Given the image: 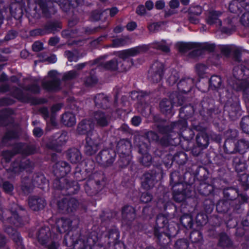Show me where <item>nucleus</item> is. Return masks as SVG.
<instances>
[{
	"label": "nucleus",
	"instance_id": "dca6fc26",
	"mask_svg": "<svg viewBox=\"0 0 249 249\" xmlns=\"http://www.w3.org/2000/svg\"><path fill=\"white\" fill-rule=\"evenodd\" d=\"M122 216L123 223L130 226L136 217L135 208L129 205L124 206L122 210Z\"/></svg>",
	"mask_w": 249,
	"mask_h": 249
},
{
	"label": "nucleus",
	"instance_id": "3c124183",
	"mask_svg": "<svg viewBox=\"0 0 249 249\" xmlns=\"http://www.w3.org/2000/svg\"><path fill=\"white\" fill-rule=\"evenodd\" d=\"M18 85L23 89L29 91L33 94H37L40 92V88L36 84H33L27 86H23L22 84L18 83Z\"/></svg>",
	"mask_w": 249,
	"mask_h": 249
},
{
	"label": "nucleus",
	"instance_id": "20e7f679",
	"mask_svg": "<svg viewBox=\"0 0 249 249\" xmlns=\"http://www.w3.org/2000/svg\"><path fill=\"white\" fill-rule=\"evenodd\" d=\"M21 188L25 194L29 193L34 186H37L42 189L48 187V182L43 174H36L31 180L28 178H25L22 180Z\"/></svg>",
	"mask_w": 249,
	"mask_h": 249
},
{
	"label": "nucleus",
	"instance_id": "72a5a7b5",
	"mask_svg": "<svg viewBox=\"0 0 249 249\" xmlns=\"http://www.w3.org/2000/svg\"><path fill=\"white\" fill-rule=\"evenodd\" d=\"M29 163V161L26 159H23L22 161L18 160H17L13 163L9 170L15 174H18L24 169L26 168Z\"/></svg>",
	"mask_w": 249,
	"mask_h": 249
},
{
	"label": "nucleus",
	"instance_id": "6ab92c4d",
	"mask_svg": "<svg viewBox=\"0 0 249 249\" xmlns=\"http://www.w3.org/2000/svg\"><path fill=\"white\" fill-rule=\"evenodd\" d=\"M187 128V122L185 120L183 119L172 123L170 127L168 126L164 128L162 133H168L173 131V132H176L178 135H179Z\"/></svg>",
	"mask_w": 249,
	"mask_h": 249
},
{
	"label": "nucleus",
	"instance_id": "9d476101",
	"mask_svg": "<svg viewBox=\"0 0 249 249\" xmlns=\"http://www.w3.org/2000/svg\"><path fill=\"white\" fill-rule=\"evenodd\" d=\"M111 112L101 110L95 111L93 114V123L99 127H105L110 123Z\"/></svg>",
	"mask_w": 249,
	"mask_h": 249
},
{
	"label": "nucleus",
	"instance_id": "393cba45",
	"mask_svg": "<svg viewBox=\"0 0 249 249\" xmlns=\"http://www.w3.org/2000/svg\"><path fill=\"white\" fill-rule=\"evenodd\" d=\"M94 101L95 106L97 108L106 109L110 107V102L109 98L103 93H99L95 95Z\"/></svg>",
	"mask_w": 249,
	"mask_h": 249
},
{
	"label": "nucleus",
	"instance_id": "412c9836",
	"mask_svg": "<svg viewBox=\"0 0 249 249\" xmlns=\"http://www.w3.org/2000/svg\"><path fill=\"white\" fill-rule=\"evenodd\" d=\"M139 147V152L142 154L140 158V162L142 165L145 166H149L151 163L152 157L147 153L148 150V145L144 142H142L138 145Z\"/></svg>",
	"mask_w": 249,
	"mask_h": 249
},
{
	"label": "nucleus",
	"instance_id": "2eb2a0df",
	"mask_svg": "<svg viewBox=\"0 0 249 249\" xmlns=\"http://www.w3.org/2000/svg\"><path fill=\"white\" fill-rule=\"evenodd\" d=\"M92 137L87 136L84 145V152L88 156L94 154L99 149V140L94 136Z\"/></svg>",
	"mask_w": 249,
	"mask_h": 249
},
{
	"label": "nucleus",
	"instance_id": "a18cd8bd",
	"mask_svg": "<svg viewBox=\"0 0 249 249\" xmlns=\"http://www.w3.org/2000/svg\"><path fill=\"white\" fill-rule=\"evenodd\" d=\"M222 80L217 75L212 76L209 80L210 88L213 90H217L221 86Z\"/></svg>",
	"mask_w": 249,
	"mask_h": 249
},
{
	"label": "nucleus",
	"instance_id": "ea45409f",
	"mask_svg": "<svg viewBox=\"0 0 249 249\" xmlns=\"http://www.w3.org/2000/svg\"><path fill=\"white\" fill-rule=\"evenodd\" d=\"M68 157L71 162L73 163L79 162L82 159L81 153L77 149L70 150L68 153Z\"/></svg>",
	"mask_w": 249,
	"mask_h": 249
},
{
	"label": "nucleus",
	"instance_id": "473e14b6",
	"mask_svg": "<svg viewBox=\"0 0 249 249\" xmlns=\"http://www.w3.org/2000/svg\"><path fill=\"white\" fill-rule=\"evenodd\" d=\"M215 48V45L213 44L209 43H196V49H195L193 53L194 55H200L202 54L203 52L207 51L208 52H213Z\"/></svg>",
	"mask_w": 249,
	"mask_h": 249
},
{
	"label": "nucleus",
	"instance_id": "7c9ffc66",
	"mask_svg": "<svg viewBox=\"0 0 249 249\" xmlns=\"http://www.w3.org/2000/svg\"><path fill=\"white\" fill-rule=\"evenodd\" d=\"M193 86L194 80L190 78L182 79L178 84V89L181 93L189 92Z\"/></svg>",
	"mask_w": 249,
	"mask_h": 249
},
{
	"label": "nucleus",
	"instance_id": "7ed1b4c3",
	"mask_svg": "<svg viewBox=\"0 0 249 249\" xmlns=\"http://www.w3.org/2000/svg\"><path fill=\"white\" fill-rule=\"evenodd\" d=\"M181 178L179 173L175 171L170 175V185L173 191V198L176 202L184 201L186 197L191 196L190 186L186 185L184 188V185L181 183Z\"/></svg>",
	"mask_w": 249,
	"mask_h": 249
},
{
	"label": "nucleus",
	"instance_id": "cd10ccee",
	"mask_svg": "<svg viewBox=\"0 0 249 249\" xmlns=\"http://www.w3.org/2000/svg\"><path fill=\"white\" fill-rule=\"evenodd\" d=\"M93 129V124L89 120H84L78 124L77 132L80 135L87 134L89 136L91 130Z\"/></svg>",
	"mask_w": 249,
	"mask_h": 249
},
{
	"label": "nucleus",
	"instance_id": "0e129e2a",
	"mask_svg": "<svg viewBox=\"0 0 249 249\" xmlns=\"http://www.w3.org/2000/svg\"><path fill=\"white\" fill-rule=\"evenodd\" d=\"M189 244L185 239H180L177 241L175 248L176 249H187Z\"/></svg>",
	"mask_w": 249,
	"mask_h": 249
},
{
	"label": "nucleus",
	"instance_id": "f704fd0d",
	"mask_svg": "<svg viewBox=\"0 0 249 249\" xmlns=\"http://www.w3.org/2000/svg\"><path fill=\"white\" fill-rule=\"evenodd\" d=\"M37 236L38 241L41 244H46L51 236V232L49 228L45 227L41 228L38 231Z\"/></svg>",
	"mask_w": 249,
	"mask_h": 249
},
{
	"label": "nucleus",
	"instance_id": "37998d69",
	"mask_svg": "<svg viewBox=\"0 0 249 249\" xmlns=\"http://www.w3.org/2000/svg\"><path fill=\"white\" fill-rule=\"evenodd\" d=\"M129 41L130 38L128 36H123L113 39L110 46L115 48L120 47L126 45Z\"/></svg>",
	"mask_w": 249,
	"mask_h": 249
},
{
	"label": "nucleus",
	"instance_id": "e433bc0d",
	"mask_svg": "<svg viewBox=\"0 0 249 249\" xmlns=\"http://www.w3.org/2000/svg\"><path fill=\"white\" fill-rule=\"evenodd\" d=\"M178 226L175 223H170L164 230L161 231L162 237L166 236L169 239L171 237L175 236L178 233Z\"/></svg>",
	"mask_w": 249,
	"mask_h": 249
},
{
	"label": "nucleus",
	"instance_id": "a211bd4d",
	"mask_svg": "<svg viewBox=\"0 0 249 249\" xmlns=\"http://www.w3.org/2000/svg\"><path fill=\"white\" fill-rule=\"evenodd\" d=\"M225 108V110L228 111L230 118L232 120L236 119L241 115L240 107L236 98H235V100L232 104H231L230 101H229Z\"/></svg>",
	"mask_w": 249,
	"mask_h": 249
},
{
	"label": "nucleus",
	"instance_id": "bf43d9fd",
	"mask_svg": "<svg viewBox=\"0 0 249 249\" xmlns=\"http://www.w3.org/2000/svg\"><path fill=\"white\" fill-rule=\"evenodd\" d=\"M207 215L205 213H198L196 217V223L198 226H202L207 223Z\"/></svg>",
	"mask_w": 249,
	"mask_h": 249
},
{
	"label": "nucleus",
	"instance_id": "052dcab7",
	"mask_svg": "<svg viewBox=\"0 0 249 249\" xmlns=\"http://www.w3.org/2000/svg\"><path fill=\"white\" fill-rule=\"evenodd\" d=\"M178 79V72L175 70H172L171 75L168 78L167 82L169 85H173L175 84Z\"/></svg>",
	"mask_w": 249,
	"mask_h": 249
},
{
	"label": "nucleus",
	"instance_id": "9b49d317",
	"mask_svg": "<svg viewBox=\"0 0 249 249\" xmlns=\"http://www.w3.org/2000/svg\"><path fill=\"white\" fill-rule=\"evenodd\" d=\"M143 51V46H138L119 52L118 53V56L122 59V61H119L120 64H121L123 67L127 66L129 68V65H127L129 62L126 61L125 59L130 56H136Z\"/></svg>",
	"mask_w": 249,
	"mask_h": 249
},
{
	"label": "nucleus",
	"instance_id": "58836bf2",
	"mask_svg": "<svg viewBox=\"0 0 249 249\" xmlns=\"http://www.w3.org/2000/svg\"><path fill=\"white\" fill-rule=\"evenodd\" d=\"M61 122L65 125L71 127L75 124L76 119L73 114L71 112H66L62 115Z\"/></svg>",
	"mask_w": 249,
	"mask_h": 249
},
{
	"label": "nucleus",
	"instance_id": "f257e3e1",
	"mask_svg": "<svg viewBox=\"0 0 249 249\" xmlns=\"http://www.w3.org/2000/svg\"><path fill=\"white\" fill-rule=\"evenodd\" d=\"M53 172L59 180H55L53 185L58 189L65 190V195H71L74 194L79 190L80 187L76 181H69L67 178L63 177L71 171L70 165L65 161H60L55 163Z\"/></svg>",
	"mask_w": 249,
	"mask_h": 249
},
{
	"label": "nucleus",
	"instance_id": "4be33fe9",
	"mask_svg": "<svg viewBox=\"0 0 249 249\" xmlns=\"http://www.w3.org/2000/svg\"><path fill=\"white\" fill-rule=\"evenodd\" d=\"M163 65L158 61L155 62L152 66L150 71L151 79L154 82H158L163 76Z\"/></svg>",
	"mask_w": 249,
	"mask_h": 249
},
{
	"label": "nucleus",
	"instance_id": "680f3d73",
	"mask_svg": "<svg viewBox=\"0 0 249 249\" xmlns=\"http://www.w3.org/2000/svg\"><path fill=\"white\" fill-rule=\"evenodd\" d=\"M97 82V78L94 74V71L92 70L89 73V76L87 77L85 80V83L88 86H90L92 84L96 83Z\"/></svg>",
	"mask_w": 249,
	"mask_h": 249
},
{
	"label": "nucleus",
	"instance_id": "4468645a",
	"mask_svg": "<svg viewBox=\"0 0 249 249\" xmlns=\"http://www.w3.org/2000/svg\"><path fill=\"white\" fill-rule=\"evenodd\" d=\"M168 223V219L165 215L160 214L157 216L155 227V235L157 237L159 241L163 244H165L166 243L164 241V239L162 240L161 231L165 229Z\"/></svg>",
	"mask_w": 249,
	"mask_h": 249
},
{
	"label": "nucleus",
	"instance_id": "6e6552de",
	"mask_svg": "<svg viewBox=\"0 0 249 249\" xmlns=\"http://www.w3.org/2000/svg\"><path fill=\"white\" fill-rule=\"evenodd\" d=\"M48 78H44L42 82L43 88L48 90H53L59 89L60 86V79L58 77L57 72L56 71H51L48 73Z\"/></svg>",
	"mask_w": 249,
	"mask_h": 249
},
{
	"label": "nucleus",
	"instance_id": "f8f14e48",
	"mask_svg": "<svg viewBox=\"0 0 249 249\" xmlns=\"http://www.w3.org/2000/svg\"><path fill=\"white\" fill-rule=\"evenodd\" d=\"M115 153L112 150H102L96 156L97 161L103 166H108L114 161Z\"/></svg>",
	"mask_w": 249,
	"mask_h": 249
},
{
	"label": "nucleus",
	"instance_id": "5fc2aeb1",
	"mask_svg": "<svg viewBox=\"0 0 249 249\" xmlns=\"http://www.w3.org/2000/svg\"><path fill=\"white\" fill-rule=\"evenodd\" d=\"M18 137V132L17 130L8 131L2 139V142L6 143L9 140L16 139Z\"/></svg>",
	"mask_w": 249,
	"mask_h": 249
},
{
	"label": "nucleus",
	"instance_id": "4d7b16f0",
	"mask_svg": "<svg viewBox=\"0 0 249 249\" xmlns=\"http://www.w3.org/2000/svg\"><path fill=\"white\" fill-rule=\"evenodd\" d=\"M240 6L241 4L239 2H238L235 0H233L230 3L229 9L231 12L236 13L239 11H241Z\"/></svg>",
	"mask_w": 249,
	"mask_h": 249
},
{
	"label": "nucleus",
	"instance_id": "bb28decb",
	"mask_svg": "<svg viewBox=\"0 0 249 249\" xmlns=\"http://www.w3.org/2000/svg\"><path fill=\"white\" fill-rule=\"evenodd\" d=\"M38 5L42 10V13L46 17H50L51 14H54L56 11L54 6L51 1L46 2L43 0H39Z\"/></svg>",
	"mask_w": 249,
	"mask_h": 249
},
{
	"label": "nucleus",
	"instance_id": "f3484780",
	"mask_svg": "<svg viewBox=\"0 0 249 249\" xmlns=\"http://www.w3.org/2000/svg\"><path fill=\"white\" fill-rule=\"evenodd\" d=\"M96 175H92L87 181L84 185L86 193L89 196H93L96 194L100 188V182L99 179H95L94 177Z\"/></svg>",
	"mask_w": 249,
	"mask_h": 249
},
{
	"label": "nucleus",
	"instance_id": "09e8293b",
	"mask_svg": "<svg viewBox=\"0 0 249 249\" xmlns=\"http://www.w3.org/2000/svg\"><path fill=\"white\" fill-rule=\"evenodd\" d=\"M180 221L182 225L186 229H191L193 227V218L190 214H184L180 219Z\"/></svg>",
	"mask_w": 249,
	"mask_h": 249
},
{
	"label": "nucleus",
	"instance_id": "69168bd1",
	"mask_svg": "<svg viewBox=\"0 0 249 249\" xmlns=\"http://www.w3.org/2000/svg\"><path fill=\"white\" fill-rule=\"evenodd\" d=\"M239 180L243 186H245L246 188H249V175L244 173L241 174Z\"/></svg>",
	"mask_w": 249,
	"mask_h": 249
},
{
	"label": "nucleus",
	"instance_id": "c85d7f7f",
	"mask_svg": "<svg viewBox=\"0 0 249 249\" xmlns=\"http://www.w3.org/2000/svg\"><path fill=\"white\" fill-rule=\"evenodd\" d=\"M72 221L69 218H61L56 222L57 231L60 233H63L71 230Z\"/></svg>",
	"mask_w": 249,
	"mask_h": 249
},
{
	"label": "nucleus",
	"instance_id": "de8ad7c7",
	"mask_svg": "<svg viewBox=\"0 0 249 249\" xmlns=\"http://www.w3.org/2000/svg\"><path fill=\"white\" fill-rule=\"evenodd\" d=\"M53 144L57 145H62L65 143L68 139L67 133L62 132L61 134H56L54 137Z\"/></svg>",
	"mask_w": 249,
	"mask_h": 249
},
{
	"label": "nucleus",
	"instance_id": "e2e57ef3",
	"mask_svg": "<svg viewBox=\"0 0 249 249\" xmlns=\"http://www.w3.org/2000/svg\"><path fill=\"white\" fill-rule=\"evenodd\" d=\"M65 55L68 60L71 61L76 62L79 59V57L76 52H72L70 51H66L65 52Z\"/></svg>",
	"mask_w": 249,
	"mask_h": 249
},
{
	"label": "nucleus",
	"instance_id": "b1692460",
	"mask_svg": "<svg viewBox=\"0 0 249 249\" xmlns=\"http://www.w3.org/2000/svg\"><path fill=\"white\" fill-rule=\"evenodd\" d=\"M157 182L156 174L155 172L146 173L142 178V186L145 190L153 188Z\"/></svg>",
	"mask_w": 249,
	"mask_h": 249
},
{
	"label": "nucleus",
	"instance_id": "a19ab883",
	"mask_svg": "<svg viewBox=\"0 0 249 249\" xmlns=\"http://www.w3.org/2000/svg\"><path fill=\"white\" fill-rule=\"evenodd\" d=\"M196 140L198 146L202 149L206 148L209 144L208 136L205 133H199L196 136Z\"/></svg>",
	"mask_w": 249,
	"mask_h": 249
},
{
	"label": "nucleus",
	"instance_id": "423d86ee",
	"mask_svg": "<svg viewBox=\"0 0 249 249\" xmlns=\"http://www.w3.org/2000/svg\"><path fill=\"white\" fill-rule=\"evenodd\" d=\"M35 147L23 143H17L14 147V152L6 151L3 152V159L6 162H9L11 158L16 153H21L24 155H29L34 153Z\"/></svg>",
	"mask_w": 249,
	"mask_h": 249
},
{
	"label": "nucleus",
	"instance_id": "39448f33",
	"mask_svg": "<svg viewBox=\"0 0 249 249\" xmlns=\"http://www.w3.org/2000/svg\"><path fill=\"white\" fill-rule=\"evenodd\" d=\"M170 100L166 99H163L160 103V107L161 111L166 114L172 115L173 114L172 108L173 106H182L184 103V98L177 93L173 92L170 96Z\"/></svg>",
	"mask_w": 249,
	"mask_h": 249
},
{
	"label": "nucleus",
	"instance_id": "c756f323",
	"mask_svg": "<svg viewBox=\"0 0 249 249\" xmlns=\"http://www.w3.org/2000/svg\"><path fill=\"white\" fill-rule=\"evenodd\" d=\"M116 147L120 155L130 154L131 144L130 142L127 140L122 139L119 141Z\"/></svg>",
	"mask_w": 249,
	"mask_h": 249
},
{
	"label": "nucleus",
	"instance_id": "c03bdc74",
	"mask_svg": "<svg viewBox=\"0 0 249 249\" xmlns=\"http://www.w3.org/2000/svg\"><path fill=\"white\" fill-rule=\"evenodd\" d=\"M225 152L227 154H233L237 152L236 144L231 140L226 139L224 145Z\"/></svg>",
	"mask_w": 249,
	"mask_h": 249
},
{
	"label": "nucleus",
	"instance_id": "c9c22d12",
	"mask_svg": "<svg viewBox=\"0 0 249 249\" xmlns=\"http://www.w3.org/2000/svg\"><path fill=\"white\" fill-rule=\"evenodd\" d=\"M233 89L237 91L242 90L243 98L246 103H249V83L248 81L240 82V85L235 87Z\"/></svg>",
	"mask_w": 249,
	"mask_h": 249
},
{
	"label": "nucleus",
	"instance_id": "5701e85b",
	"mask_svg": "<svg viewBox=\"0 0 249 249\" xmlns=\"http://www.w3.org/2000/svg\"><path fill=\"white\" fill-rule=\"evenodd\" d=\"M28 204L33 211H37L43 209L46 205V202L43 197L32 196L29 198Z\"/></svg>",
	"mask_w": 249,
	"mask_h": 249
},
{
	"label": "nucleus",
	"instance_id": "774afa93",
	"mask_svg": "<svg viewBox=\"0 0 249 249\" xmlns=\"http://www.w3.org/2000/svg\"><path fill=\"white\" fill-rule=\"evenodd\" d=\"M240 22L244 26L249 27V12L245 13L242 16Z\"/></svg>",
	"mask_w": 249,
	"mask_h": 249
},
{
	"label": "nucleus",
	"instance_id": "338daca9",
	"mask_svg": "<svg viewBox=\"0 0 249 249\" xmlns=\"http://www.w3.org/2000/svg\"><path fill=\"white\" fill-rule=\"evenodd\" d=\"M238 136V132L235 129H230L227 131L226 136L227 139L231 140V141L235 139Z\"/></svg>",
	"mask_w": 249,
	"mask_h": 249
},
{
	"label": "nucleus",
	"instance_id": "603ef678",
	"mask_svg": "<svg viewBox=\"0 0 249 249\" xmlns=\"http://www.w3.org/2000/svg\"><path fill=\"white\" fill-rule=\"evenodd\" d=\"M152 46L153 48L161 50L165 53H167L170 51L169 45L166 44L164 41L155 42L152 44Z\"/></svg>",
	"mask_w": 249,
	"mask_h": 249
},
{
	"label": "nucleus",
	"instance_id": "864d4df0",
	"mask_svg": "<svg viewBox=\"0 0 249 249\" xmlns=\"http://www.w3.org/2000/svg\"><path fill=\"white\" fill-rule=\"evenodd\" d=\"M196 43H181L178 45L180 52L185 53L192 49H196Z\"/></svg>",
	"mask_w": 249,
	"mask_h": 249
},
{
	"label": "nucleus",
	"instance_id": "13d9d810",
	"mask_svg": "<svg viewBox=\"0 0 249 249\" xmlns=\"http://www.w3.org/2000/svg\"><path fill=\"white\" fill-rule=\"evenodd\" d=\"M190 238L193 242L197 243L202 240L203 236L199 231H194L190 233Z\"/></svg>",
	"mask_w": 249,
	"mask_h": 249
},
{
	"label": "nucleus",
	"instance_id": "4c0bfd02",
	"mask_svg": "<svg viewBox=\"0 0 249 249\" xmlns=\"http://www.w3.org/2000/svg\"><path fill=\"white\" fill-rule=\"evenodd\" d=\"M232 165L237 173L244 172L247 169V165L244 159L235 157L233 159Z\"/></svg>",
	"mask_w": 249,
	"mask_h": 249
},
{
	"label": "nucleus",
	"instance_id": "f03ea898",
	"mask_svg": "<svg viewBox=\"0 0 249 249\" xmlns=\"http://www.w3.org/2000/svg\"><path fill=\"white\" fill-rule=\"evenodd\" d=\"M23 210L21 207L19 206L16 204H13L10 209L11 215L6 218L3 221L4 231L11 237L20 249H24L22 238L19 233L15 229L11 226L8 225V224H12L16 227L23 225L22 217L19 216V215L21 214V211Z\"/></svg>",
	"mask_w": 249,
	"mask_h": 249
},
{
	"label": "nucleus",
	"instance_id": "a878e982",
	"mask_svg": "<svg viewBox=\"0 0 249 249\" xmlns=\"http://www.w3.org/2000/svg\"><path fill=\"white\" fill-rule=\"evenodd\" d=\"M119 64L120 63L118 59L114 58L103 64L102 65L106 70L112 71H118L123 72L127 71L129 70L128 67H123L121 64L119 66Z\"/></svg>",
	"mask_w": 249,
	"mask_h": 249
},
{
	"label": "nucleus",
	"instance_id": "0eeeda50",
	"mask_svg": "<svg viewBox=\"0 0 249 249\" xmlns=\"http://www.w3.org/2000/svg\"><path fill=\"white\" fill-rule=\"evenodd\" d=\"M79 203L74 198H64L59 201L57 203L59 211L62 213H71L75 211Z\"/></svg>",
	"mask_w": 249,
	"mask_h": 249
},
{
	"label": "nucleus",
	"instance_id": "1a4fd4ad",
	"mask_svg": "<svg viewBox=\"0 0 249 249\" xmlns=\"http://www.w3.org/2000/svg\"><path fill=\"white\" fill-rule=\"evenodd\" d=\"M10 91L11 95L15 98L22 102H29L31 99L28 94L24 93L23 90L17 87H13L10 89V86L7 84L0 85V92H6Z\"/></svg>",
	"mask_w": 249,
	"mask_h": 249
},
{
	"label": "nucleus",
	"instance_id": "49530a36",
	"mask_svg": "<svg viewBox=\"0 0 249 249\" xmlns=\"http://www.w3.org/2000/svg\"><path fill=\"white\" fill-rule=\"evenodd\" d=\"M232 245V242L229 236L224 233H222L219 235V239L218 245L220 247L225 248L229 247Z\"/></svg>",
	"mask_w": 249,
	"mask_h": 249
},
{
	"label": "nucleus",
	"instance_id": "aec40b11",
	"mask_svg": "<svg viewBox=\"0 0 249 249\" xmlns=\"http://www.w3.org/2000/svg\"><path fill=\"white\" fill-rule=\"evenodd\" d=\"M60 23L58 21H51L47 22L44 26L43 30L38 29L34 30L33 34L35 35H44L46 34L53 33L57 31L58 29H61Z\"/></svg>",
	"mask_w": 249,
	"mask_h": 249
},
{
	"label": "nucleus",
	"instance_id": "8fccbe9b",
	"mask_svg": "<svg viewBox=\"0 0 249 249\" xmlns=\"http://www.w3.org/2000/svg\"><path fill=\"white\" fill-rule=\"evenodd\" d=\"M237 152L244 153L249 148V142L245 139H241L237 143Z\"/></svg>",
	"mask_w": 249,
	"mask_h": 249
},
{
	"label": "nucleus",
	"instance_id": "ddd939ff",
	"mask_svg": "<svg viewBox=\"0 0 249 249\" xmlns=\"http://www.w3.org/2000/svg\"><path fill=\"white\" fill-rule=\"evenodd\" d=\"M233 74L234 77L237 79V81L233 84L231 86L235 87L240 85V82L247 81L246 79L249 77V69L241 64L235 67L233 69Z\"/></svg>",
	"mask_w": 249,
	"mask_h": 249
},
{
	"label": "nucleus",
	"instance_id": "6e6d98bb",
	"mask_svg": "<svg viewBox=\"0 0 249 249\" xmlns=\"http://www.w3.org/2000/svg\"><path fill=\"white\" fill-rule=\"evenodd\" d=\"M120 157L119 163L120 165L122 167H125L128 165L131 160L130 154H121Z\"/></svg>",
	"mask_w": 249,
	"mask_h": 249
},
{
	"label": "nucleus",
	"instance_id": "2f4dec72",
	"mask_svg": "<svg viewBox=\"0 0 249 249\" xmlns=\"http://www.w3.org/2000/svg\"><path fill=\"white\" fill-rule=\"evenodd\" d=\"M222 13L219 11L212 10L208 12L206 18L207 23L209 25L217 24L221 25V21L219 18L222 15Z\"/></svg>",
	"mask_w": 249,
	"mask_h": 249
},
{
	"label": "nucleus",
	"instance_id": "79ce46f5",
	"mask_svg": "<svg viewBox=\"0 0 249 249\" xmlns=\"http://www.w3.org/2000/svg\"><path fill=\"white\" fill-rule=\"evenodd\" d=\"M198 190L199 193L204 196H208L213 191V187L206 182H202L200 184Z\"/></svg>",
	"mask_w": 249,
	"mask_h": 249
}]
</instances>
